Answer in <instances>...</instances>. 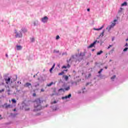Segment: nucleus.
<instances>
[{
  "instance_id": "f257e3e1",
  "label": "nucleus",
  "mask_w": 128,
  "mask_h": 128,
  "mask_svg": "<svg viewBox=\"0 0 128 128\" xmlns=\"http://www.w3.org/2000/svg\"><path fill=\"white\" fill-rule=\"evenodd\" d=\"M78 56H80V54H76L75 55H72L69 60H67V64H70V62L72 64V62H80L82 59L78 58Z\"/></svg>"
},
{
  "instance_id": "f03ea898",
  "label": "nucleus",
  "mask_w": 128,
  "mask_h": 128,
  "mask_svg": "<svg viewBox=\"0 0 128 128\" xmlns=\"http://www.w3.org/2000/svg\"><path fill=\"white\" fill-rule=\"evenodd\" d=\"M42 100L39 98L36 99L34 102V112H36L37 110H42Z\"/></svg>"
},
{
  "instance_id": "7ed1b4c3",
  "label": "nucleus",
  "mask_w": 128,
  "mask_h": 128,
  "mask_svg": "<svg viewBox=\"0 0 128 128\" xmlns=\"http://www.w3.org/2000/svg\"><path fill=\"white\" fill-rule=\"evenodd\" d=\"M117 22L118 20H114V22H112V24H110V26H108L106 28V30H108V32H110V30H112V28H114V26H116Z\"/></svg>"
},
{
  "instance_id": "20e7f679",
  "label": "nucleus",
  "mask_w": 128,
  "mask_h": 128,
  "mask_svg": "<svg viewBox=\"0 0 128 128\" xmlns=\"http://www.w3.org/2000/svg\"><path fill=\"white\" fill-rule=\"evenodd\" d=\"M14 33L16 34L15 38H22V31L17 32L16 30H15Z\"/></svg>"
},
{
  "instance_id": "39448f33",
  "label": "nucleus",
  "mask_w": 128,
  "mask_h": 128,
  "mask_svg": "<svg viewBox=\"0 0 128 128\" xmlns=\"http://www.w3.org/2000/svg\"><path fill=\"white\" fill-rule=\"evenodd\" d=\"M4 80L6 84H12L10 77L6 76V78H4Z\"/></svg>"
},
{
  "instance_id": "423d86ee",
  "label": "nucleus",
  "mask_w": 128,
  "mask_h": 128,
  "mask_svg": "<svg viewBox=\"0 0 128 128\" xmlns=\"http://www.w3.org/2000/svg\"><path fill=\"white\" fill-rule=\"evenodd\" d=\"M48 18L46 16H45L41 18V22L44 24H46V22H48Z\"/></svg>"
},
{
  "instance_id": "0eeeda50",
  "label": "nucleus",
  "mask_w": 128,
  "mask_h": 128,
  "mask_svg": "<svg viewBox=\"0 0 128 128\" xmlns=\"http://www.w3.org/2000/svg\"><path fill=\"white\" fill-rule=\"evenodd\" d=\"M2 106L4 108H12V106L8 104V103L4 104L3 105H2Z\"/></svg>"
},
{
  "instance_id": "6e6552de",
  "label": "nucleus",
  "mask_w": 128,
  "mask_h": 128,
  "mask_svg": "<svg viewBox=\"0 0 128 128\" xmlns=\"http://www.w3.org/2000/svg\"><path fill=\"white\" fill-rule=\"evenodd\" d=\"M96 42H100V41L98 42V40H95L93 43L91 44L89 46H88V48H93L94 46V44H96Z\"/></svg>"
},
{
  "instance_id": "1a4fd4ad",
  "label": "nucleus",
  "mask_w": 128,
  "mask_h": 128,
  "mask_svg": "<svg viewBox=\"0 0 128 128\" xmlns=\"http://www.w3.org/2000/svg\"><path fill=\"white\" fill-rule=\"evenodd\" d=\"M16 80H18V76L16 75V76L10 78L11 84H12V82H16Z\"/></svg>"
},
{
  "instance_id": "9d476101",
  "label": "nucleus",
  "mask_w": 128,
  "mask_h": 128,
  "mask_svg": "<svg viewBox=\"0 0 128 128\" xmlns=\"http://www.w3.org/2000/svg\"><path fill=\"white\" fill-rule=\"evenodd\" d=\"M72 96V94H69L68 96H63L62 98V100H68V98H70Z\"/></svg>"
},
{
  "instance_id": "9b49d317",
  "label": "nucleus",
  "mask_w": 128,
  "mask_h": 128,
  "mask_svg": "<svg viewBox=\"0 0 128 128\" xmlns=\"http://www.w3.org/2000/svg\"><path fill=\"white\" fill-rule=\"evenodd\" d=\"M24 86H25L26 88H32V84L28 83V82H26L24 85Z\"/></svg>"
},
{
  "instance_id": "f8f14e48",
  "label": "nucleus",
  "mask_w": 128,
  "mask_h": 128,
  "mask_svg": "<svg viewBox=\"0 0 128 128\" xmlns=\"http://www.w3.org/2000/svg\"><path fill=\"white\" fill-rule=\"evenodd\" d=\"M104 28V24H103L100 28H94L93 30H102Z\"/></svg>"
},
{
  "instance_id": "ddd939ff",
  "label": "nucleus",
  "mask_w": 128,
  "mask_h": 128,
  "mask_svg": "<svg viewBox=\"0 0 128 128\" xmlns=\"http://www.w3.org/2000/svg\"><path fill=\"white\" fill-rule=\"evenodd\" d=\"M84 56V52H80V54H79V56H78V58L79 60H82V58H80V56Z\"/></svg>"
},
{
  "instance_id": "4468645a",
  "label": "nucleus",
  "mask_w": 128,
  "mask_h": 128,
  "mask_svg": "<svg viewBox=\"0 0 128 128\" xmlns=\"http://www.w3.org/2000/svg\"><path fill=\"white\" fill-rule=\"evenodd\" d=\"M16 50H21L22 48V46L17 45L16 46Z\"/></svg>"
},
{
  "instance_id": "2eb2a0df",
  "label": "nucleus",
  "mask_w": 128,
  "mask_h": 128,
  "mask_svg": "<svg viewBox=\"0 0 128 128\" xmlns=\"http://www.w3.org/2000/svg\"><path fill=\"white\" fill-rule=\"evenodd\" d=\"M21 32H24V33L26 32H28V30H26V28H22V29H21Z\"/></svg>"
},
{
  "instance_id": "dca6fc26",
  "label": "nucleus",
  "mask_w": 128,
  "mask_h": 128,
  "mask_svg": "<svg viewBox=\"0 0 128 128\" xmlns=\"http://www.w3.org/2000/svg\"><path fill=\"white\" fill-rule=\"evenodd\" d=\"M38 24H40V23L38 22V20H36L34 22V26H38Z\"/></svg>"
},
{
  "instance_id": "f3484780",
  "label": "nucleus",
  "mask_w": 128,
  "mask_h": 128,
  "mask_svg": "<svg viewBox=\"0 0 128 128\" xmlns=\"http://www.w3.org/2000/svg\"><path fill=\"white\" fill-rule=\"evenodd\" d=\"M52 84H56V82H51L50 84H46L47 86H52Z\"/></svg>"
},
{
  "instance_id": "a211bd4d",
  "label": "nucleus",
  "mask_w": 128,
  "mask_h": 128,
  "mask_svg": "<svg viewBox=\"0 0 128 128\" xmlns=\"http://www.w3.org/2000/svg\"><path fill=\"white\" fill-rule=\"evenodd\" d=\"M70 68V65L68 63H67V66H63L62 67V68Z\"/></svg>"
},
{
  "instance_id": "6ab92c4d",
  "label": "nucleus",
  "mask_w": 128,
  "mask_h": 128,
  "mask_svg": "<svg viewBox=\"0 0 128 128\" xmlns=\"http://www.w3.org/2000/svg\"><path fill=\"white\" fill-rule=\"evenodd\" d=\"M54 66H56V64L54 63L52 67L50 70V72H52V70L54 68Z\"/></svg>"
},
{
  "instance_id": "aec40b11",
  "label": "nucleus",
  "mask_w": 128,
  "mask_h": 128,
  "mask_svg": "<svg viewBox=\"0 0 128 128\" xmlns=\"http://www.w3.org/2000/svg\"><path fill=\"white\" fill-rule=\"evenodd\" d=\"M128 6V3L126 2H124L121 4L122 6Z\"/></svg>"
},
{
  "instance_id": "412c9836",
  "label": "nucleus",
  "mask_w": 128,
  "mask_h": 128,
  "mask_svg": "<svg viewBox=\"0 0 128 128\" xmlns=\"http://www.w3.org/2000/svg\"><path fill=\"white\" fill-rule=\"evenodd\" d=\"M104 30H103L101 34H100V36L102 38V36H104Z\"/></svg>"
},
{
  "instance_id": "4be33fe9",
  "label": "nucleus",
  "mask_w": 128,
  "mask_h": 128,
  "mask_svg": "<svg viewBox=\"0 0 128 128\" xmlns=\"http://www.w3.org/2000/svg\"><path fill=\"white\" fill-rule=\"evenodd\" d=\"M103 52H102V50H100V51L98 52L96 54H97V56H100V54H102Z\"/></svg>"
},
{
  "instance_id": "5701e85b",
  "label": "nucleus",
  "mask_w": 128,
  "mask_h": 128,
  "mask_svg": "<svg viewBox=\"0 0 128 128\" xmlns=\"http://www.w3.org/2000/svg\"><path fill=\"white\" fill-rule=\"evenodd\" d=\"M124 9L122 8H120L118 11V14H120L122 12V10Z\"/></svg>"
},
{
  "instance_id": "b1692460",
  "label": "nucleus",
  "mask_w": 128,
  "mask_h": 128,
  "mask_svg": "<svg viewBox=\"0 0 128 128\" xmlns=\"http://www.w3.org/2000/svg\"><path fill=\"white\" fill-rule=\"evenodd\" d=\"M64 78L65 80H68V76H64Z\"/></svg>"
},
{
  "instance_id": "393cba45",
  "label": "nucleus",
  "mask_w": 128,
  "mask_h": 128,
  "mask_svg": "<svg viewBox=\"0 0 128 128\" xmlns=\"http://www.w3.org/2000/svg\"><path fill=\"white\" fill-rule=\"evenodd\" d=\"M30 40L32 42H34V38H30Z\"/></svg>"
},
{
  "instance_id": "a878e982",
  "label": "nucleus",
  "mask_w": 128,
  "mask_h": 128,
  "mask_svg": "<svg viewBox=\"0 0 128 128\" xmlns=\"http://www.w3.org/2000/svg\"><path fill=\"white\" fill-rule=\"evenodd\" d=\"M12 104H16V100L15 99H12Z\"/></svg>"
},
{
  "instance_id": "bb28decb",
  "label": "nucleus",
  "mask_w": 128,
  "mask_h": 128,
  "mask_svg": "<svg viewBox=\"0 0 128 128\" xmlns=\"http://www.w3.org/2000/svg\"><path fill=\"white\" fill-rule=\"evenodd\" d=\"M70 88L68 86L64 88L65 90H69Z\"/></svg>"
},
{
  "instance_id": "cd10ccee",
  "label": "nucleus",
  "mask_w": 128,
  "mask_h": 128,
  "mask_svg": "<svg viewBox=\"0 0 128 128\" xmlns=\"http://www.w3.org/2000/svg\"><path fill=\"white\" fill-rule=\"evenodd\" d=\"M64 74V72H61L58 73V76H62V74Z\"/></svg>"
},
{
  "instance_id": "c85d7f7f",
  "label": "nucleus",
  "mask_w": 128,
  "mask_h": 128,
  "mask_svg": "<svg viewBox=\"0 0 128 128\" xmlns=\"http://www.w3.org/2000/svg\"><path fill=\"white\" fill-rule=\"evenodd\" d=\"M115 78H116V75H114L111 78L112 80H113V81H114V80Z\"/></svg>"
},
{
  "instance_id": "c756f323",
  "label": "nucleus",
  "mask_w": 128,
  "mask_h": 128,
  "mask_svg": "<svg viewBox=\"0 0 128 128\" xmlns=\"http://www.w3.org/2000/svg\"><path fill=\"white\" fill-rule=\"evenodd\" d=\"M40 86V84L36 82V84L34 85L35 88H36L37 86Z\"/></svg>"
},
{
  "instance_id": "7c9ffc66",
  "label": "nucleus",
  "mask_w": 128,
  "mask_h": 128,
  "mask_svg": "<svg viewBox=\"0 0 128 128\" xmlns=\"http://www.w3.org/2000/svg\"><path fill=\"white\" fill-rule=\"evenodd\" d=\"M64 92V89L62 88L58 90V92Z\"/></svg>"
},
{
  "instance_id": "2f4dec72",
  "label": "nucleus",
  "mask_w": 128,
  "mask_h": 128,
  "mask_svg": "<svg viewBox=\"0 0 128 128\" xmlns=\"http://www.w3.org/2000/svg\"><path fill=\"white\" fill-rule=\"evenodd\" d=\"M128 50V47H126L124 49V52H126V50Z\"/></svg>"
},
{
  "instance_id": "473e14b6",
  "label": "nucleus",
  "mask_w": 128,
  "mask_h": 128,
  "mask_svg": "<svg viewBox=\"0 0 128 128\" xmlns=\"http://www.w3.org/2000/svg\"><path fill=\"white\" fill-rule=\"evenodd\" d=\"M54 52H56V54H58V52H60V51L54 50Z\"/></svg>"
},
{
  "instance_id": "72a5a7b5",
  "label": "nucleus",
  "mask_w": 128,
  "mask_h": 128,
  "mask_svg": "<svg viewBox=\"0 0 128 128\" xmlns=\"http://www.w3.org/2000/svg\"><path fill=\"white\" fill-rule=\"evenodd\" d=\"M56 102H57L56 101V100L54 101L53 102H51V104H56Z\"/></svg>"
},
{
  "instance_id": "f704fd0d",
  "label": "nucleus",
  "mask_w": 128,
  "mask_h": 128,
  "mask_svg": "<svg viewBox=\"0 0 128 128\" xmlns=\"http://www.w3.org/2000/svg\"><path fill=\"white\" fill-rule=\"evenodd\" d=\"M102 70H103L102 68L100 69V70L98 72V74H100V72H102Z\"/></svg>"
},
{
  "instance_id": "c9c22d12",
  "label": "nucleus",
  "mask_w": 128,
  "mask_h": 128,
  "mask_svg": "<svg viewBox=\"0 0 128 128\" xmlns=\"http://www.w3.org/2000/svg\"><path fill=\"white\" fill-rule=\"evenodd\" d=\"M4 92V88L2 89V90H0V92Z\"/></svg>"
},
{
  "instance_id": "e433bc0d",
  "label": "nucleus",
  "mask_w": 128,
  "mask_h": 128,
  "mask_svg": "<svg viewBox=\"0 0 128 128\" xmlns=\"http://www.w3.org/2000/svg\"><path fill=\"white\" fill-rule=\"evenodd\" d=\"M64 54H66H66H68L67 53H66V52H63V53L62 54V56H64Z\"/></svg>"
},
{
  "instance_id": "4c0bfd02",
  "label": "nucleus",
  "mask_w": 128,
  "mask_h": 128,
  "mask_svg": "<svg viewBox=\"0 0 128 128\" xmlns=\"http://www.w3.org/2000/svg\"><path fill=\"white\" fill-rule=\"evenodd\" d=\"M60 38V36L58 35L56 36V40H59Z\"/></svg>"
},
{
  "instance_id": "58836bf2",
  "label": "nucleus",
  "mask_w": 128,
  "mask_h": 128,
  "mask_svg": "<svg viewBox=\"0 0 128 128\" xmlns=\"http://www.w3.org/2000/svg\"><path fill=\"white\" fill-rule=\"evenodd\" d=\"M111 46H112V45H110V46L108 48V50L110 49V48H111Z\"/></svg>"
},
{
  "instance_id": "ea45409f",
  "label": "nucleus",
  "mask_w": 128,
  "mask_h": 128,
  "mask_svg": "<svg viewBox=\"0 0 128 128\" xmlns=\"http://www.w3.org/2000/svg\"><path fill=\"white\" fill-rule=\"evenodd\" d=\"M44 92V90L43 88L41 89V92Z\"/></svg>"
},
{
  "instance_id": "a19ab883",
  "label": "nucleus",
  "mask_w": 128,
  "mask_h": 128,
  "mask_svg": "<svg viewBox=\"0 0 128 128\" xmlns=\"http://www.w3.org/2000/svg\"><path fill=\"white\" fill-rule=\"evenodd\" d=\"M36 96V93H34V94H33V96Z\"/></svg>"
},
{
  "instance_id": "79ce46f5",
  "label": "nucleus",
  "mask_w": 128,
  "mask_h": 128,
  "mask_svg": "<svg viewBox=\"0 0 128 128\" xmlns=\"http://www.w3.org/2000/svg\"><path fill=\"white\" fill-rule=\"evenodd\" d=\"M6 58H8V54H6Z\"/></svg>"
},
{
  "instance_id": "37998d69",
  "label": "nucleus",
  "mask_w": 128,
  "mask_h": 128,
  "mask_svg": "<svg viewBox=\"0 0 128 128\" xmlns=\"http://www.w3.org/2000/svg\"><path fill=\"white\" fill-rule=\"evenodd\" d=\"M114 38L113 37V38H112V42H114Z\"/></svg>"
},
{
  "instance_id": "c03bdc74",
  "label": "nucleus",
  "mask_w": 128,
  "mask_h": 128,
  "mask_svg": "<svg viewBox=\"0 0 128 128\" xmlns=\"http://www.w3.org/2000/svg\"><path fill=\"white\" fill-rule=\"evenodd\" d=\"M128 46V43H126L125 44V46Z\"/></svg>"
},
{
  "instance_id": "a18cd8bd",
  "label": "nucleus",
  "mask_w": 128,
  "mask_h": 128,
  "mask_svg": "<svg viewBox=\"0 0 128 128\" xmlns=\"http://www.w3.org/2000/svg\"><path fill=\"white\" fill-rule=\"evenodd\" d=\"M7 92H10V90H7Z\"/></svg>"
},
{
  "instance_id": "49530a36",
  "label": "nucleus",
  "mask_w": 128,
  "mask_h": 128,
  "mask_svg": "<svg viewBox=\"0 0 128 128\" xmlns=\"http://www.w3.org/2000/svg\"><path fill=\"white\" fill-rule=\"evenodd\" d=\"M104 68H105L106 70H107V69H108V66H105V67H104Z\"/></svg>"
},
{
  "instance_id": "de8ad7c7",
  "label": "nucleus",
  "mask_w": 128,
  "mask_h": 128,
  "mask_svg": "<svg viewBox=\"0 0 128 128\" xmlns=\"http://www.w3.org/2000/svg\"><path fill=\"white\" fill-rule=\"evenodd\" d=\"M8 96H10V92H8Z\"/></svg>"
},
{
  "instance_id": "09e8293b",
  "label": "nucleus",
  "mask_w": 128,
  "mask_h": 128,
  "mask_svg": "<svg viewBox=\"0 0 128 128\" xmlns=\"http://www.w3.org/2000/svg\"><path fill=\"white\" fill-rule=\"evenodd\" d=\"M87 10H88V12H90V8H88V9H87Z\"/></svg>"
},
{
  "instance_id": "8fccbe9b",
  "label": "nucleus",
  "mask_w": 128,
  "mask_h": 128,
  "mask_svg": "<svg viewBox=\"0 0 128 128\" xmlns=\"http://www.w3.org/2000/svg\"><path fill=\"white\" fill-rule=\"evenodd\" d=\"M92 52H94V49H92Z\"/></svg>"
},
{
  "instance_id": "3c124183",
  "label": "nucleus",
  "mask_w": 128,
  "mask_h": 128,
  "mask_svg": "<svg viewBox=\"0 0 128 128\" xmlns=\"http://www.w3.org/2000/svg\"><path fill=\"white\" fill-rule=\"evenodd\" d=\"M16 109H14V112H16Z\"/></svg>"
},
{
  "instance_id": "603ef678",
  "label": "nucleus",
  "mask_w": 128,
  "mask_h": 128,
  "mask_svg": "<svg viewBox=\"0 0 128 128\" xmlns=\"http://www.w3.org/2000/svg\"><path fill=\"white\" fill-rule=\"evenodd\" d=\"M33 78H36V75H34V76H33Z\"/></svg>"
},
{
  "instance_id": "864d4df0",
  "label": "nucleus",
  "mask_w": 128,
  "mask_h": 128,
  "mask_svg": "<svg viewBox=\"0 0 128 128\" xmlns=\"http://www.w3.org/2000/svg\"><path fill=\"white\" fill-rule=\"evenodd\" d=\"M2 84L3 85V86H4V83H2Z\"/></svg>"
},
{
  "instance_id": "5fc2aeb1",
  "label": "nucleus",
  "mask_w": 128,
  "mask_h": 128,
  "mask_svg": "<svg viewBox=\"0 0 128 128\" xmlns=\"http://www.w3.org/2000/svg\"><path fill=\"white\" fill-rule=\"evenodd\" d=\"M86 90V88H84L82 89V90Z\"/></svg>"
},
{
  "instance_id": "6e6d98bb",
  "label": "nucleus",
  "mask_w": 128,
  "mask_h": 128,
  "mask_svg": "<svg viewBox=\"0 0 128 128\" xmlns=\"http://www.w3.org/2000/svg\"><path fill=\"white\" fill-rule=\"evenodd\" d=\"M128 38L126 39V42H128Z\"/></svg>"
},
{
  "instance_id": "4d7b16f0",
  "label": "nucleus",
  "mask_w": 128,
  "mask_h": 128,
  "mask_svg": "<svg viewBox=\"0 0 128 128\" xmlns=\"http://www.w3.org/2000/svg\"><path fill=\"white\" fill-rule=\"evenodd\" d=\"M54 110H56V108L54 109Z\"/></svg>"
},
{
  "instance_id": "13d9d810",
  "label": "nucleus",
  "mask_w": 128,
  "mask_h": 128,
  "mask_svg": "<svg viewBox=\"0 0 128 128\" xmlns=\"http://www.w3.org/2000/svg\"><path fill=\"white\" fill-rule=\"evenodd\" d=\"M18 84H20V82L19 81L18 82Z\"/></svg>"
},
{
  "instance_id": "bf43d9fd",
  "label": "nucleus",
  "mask_w": 128,
  "mask_h": 128,
  "mask_svg": "<svg viewBox=\"0 0 128 128\" xmlns=\"http://www.w3.org/2000/svg\"><path fill=\"white\" fill-rule=\"evenodd\" d=\"M82 93L84 94V91H82Z\"/></svg>"
},
{
  "instance_id": "052dcab7",
  "label": "nucleus",
  "mask_w": 128,
  "mask_h": 128,
  "mask_svg": "<svg viewBox=\"0 0 128 128\" xmlns=\"http://www.w3.org/2000/svg\"><path fill=\"white\" fill-rule=\"evenodd\" d=\"M35 76H38V73L36 74H35Z\"/></svg>"
},
{
  "instance_id": "680f3d73",
  "label": "nucleus",
  "mask_w": 128,
  "mask_h": 128,
  "mask_svg": "<svg viewBox=\"0 0 128 128\" xmlns=\"http://www.w3.org/2000/svg\"><path fill=\"white\" fill-rule=\"evenodd\" d=\"M88 83H87V84H86V86H88Z\"/></svg>"
},
{
  "instance_id": "e2e57ef3",
  "label": "nucleus",
  "mask_w": 128,
  "mask_h": 128,
  "mask_svg": "<svg viewBox=\"0 0 128 128\" xmlns=\"http://www.w3.org/2000/svg\"><path fill=\"white\" fill-rule=\"evenodd\" d=\"M47 106H48V105H46V108H47Z\"/></svg>"
},
{
  "instance_id": "0e129e2a",
  "label": "nucleus",
  "mask_w": 128,
  "mask_h": 128,
  "mask_svg": "<svg viewBox=\"0 0 128 128\" xmlns=\"http://www.w3.org/2000/svg\"><path fill=\"white\" fill-rule=\"evenodd\" d=\"M110 62H112V60H110Z\"/></svg>"
},
{
  "instance_id": "69168bd1",
  "label": "nucleus",
  "mask_w": 128,
  "mask_h": 128,
  "mask_svg": "<svg viewBox=\"0 0 128 128\" xmlns=\"http://www.w3.org/2000/svg\"><path fill=\"white\" fill-rule=\"evenodd\" d=\"M38 80H40V78H38Z\"/></svg>"
},
{
  "instance_id": "338daca9",
  "label": "nucleus",
  "mask_w": 128,
  "mask_h": 128,
  "mask_svg": "<svg viewBox=\"0 0 128 128\" xmlns=\"http://www.w3.org/2000/svg\"><path fill=\"white\" fill-rule=\"evenodd\" d=\"M100 76V75H99V76Z\"/></svg>"
},
{
  "instance_id": "774afa93",
  "label": "nucleus",
  "mask_w": 128,
  "mask_h": 128,
  "mask_svg": "<svg viewBox=\"0 0 128 128\" xmlns=\"http://www.w3.org/2000/svg\"><path fill=\"white\" fill-rule=\"evenodd\" d=\"M20 84H22V82H20Z\"/></svg>"
}]
</instances>
